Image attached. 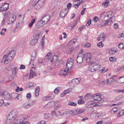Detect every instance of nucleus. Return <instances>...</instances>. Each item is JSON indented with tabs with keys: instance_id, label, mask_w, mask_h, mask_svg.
I'll return each mask as SVG.
<instances>
[{
	"instance_id": "2eb2a0df",
	"label": "nucleus",
	"mask_w": 124,
	"mask_h": 124,
	"mask_svg": "<svg viewBox=\"0 0 124 124\" xmlns=\"http://www.w3.org/2000/svg\"><path fill=\"white\" fill-rule=\"evenodd\" d=\"M33 69L34 70V67H32L31 70H30V73L29 74V78L31 79L35 76H36V74L34 71L33 70Z\"/></svg>"
},
{
	"instance_id": "9b49d317",
	"label": "nucleus",
	"mask_w": 124,
	"mask_h": 124,
	"mask_svg": "<svg viewBox=\"0 0 124 124\" xmlns=\"http://www.w3.org/2000/svg\"><path fill=\"white\" fill-rule=\"evenodd\" d=\"M28 117V116L26 114L22 115L19 116V118L17 119V120H19V121L21 122L26 120Z\"/></svg>"
},
{
	"instance_id": "4be33fe9",
	"label": "nucleus",
	"mask_w": 124,
	"mask_h": 124,
	"mask_svg": "<svg viewBox=\"0 0 124 124\" xmlns=\"http://www.w3.org/2000/svg\"><path fill=\"white\" fill-rule=\"evenodd\" d=\"M92 97L93 99L96 101L98 100L99 98H100V96L99 94L97 95V94H93Z\"/></svg>"
},
{
	"instance_id": "a878e982",
	"label": "nucleus",
	"mask_w": 124,
	"mask_h": 124,
	"mask_svg": "<svg viewBox=\"0 0 124 124\" xmlns=\"http://www.w3.org/2000/svg\"><path fill=\"white\" fill-rule=\"evenodd\" d=\"M91 95L92 94L90 93H87L85 95L84 97L86 99L88 100L91 98Z\"/></svg>"
},
{
	"instance_id": "774afa93",
	"label": "nucleus",
	"mask_w": 124,
	"mask_h": 124,
	"mask_svg": "<svg viewBox=\"0 0 124 124\" xmlns=\"http://www.w3.org/2000/svg\"><path fill=\"white\" fill-rule=\"evenodd\" d=\"M85 26V25H83V26L81 27H79L78 29V30L80 31Z\"/></svg>"
},
{
	"instance_id": "a19ab883",
	"label": "nucleus",
	"mask_w": 124,
	"mask_h": 124,
	"mask_svg": "<svg viewBox=\"0 0 124 124\" xmlns=\"http://www.w3.org/2000/svg\"><path fill=\"white\" fill-rule=\"evenodd\" d=\"M26 97L28 100H30L31 97V95L30 93H28L26 95Z\"/></svg>"
},
{
	"instance_id": "dca6fc26",
	"label": "nucleus",
	"mask_w": 124,
	"mask_h": 124,
	"mask_svg": "<svg viewBox=\"0 0 124 124\" xmlns=\"http://www.w3.org/2000/svg\"><path fill=\"white\" fill-rule=\"evenodd\" d=\"M9 4L7 3H5L3 4V5L0 7V8H3V10L6 11L8 9L9 7Z\"/></svg>"
},
{
	"instance_id": "13d9d810",
	"label": "nucleus",
	"mask_w": 124,
	"mask_h": 124,
	"mask_svg": "<svg viewBox=\"0 0 124 124\" xmlns=\"http://www.w3.org/2000/svg\"><path fill=\"white\" fill-rule=\"evenodd\" d=\"M117 110V109L116 107L113 108L112 110V111H113L115 113L116 112Z\"/></svg>"
},
{
	"instance_id": "39448f33",
	"label": "nucleus",
	"mask_w": 124,
	"mask_h": 124,
	"mask_svg": "<svg viewBox=\"0 0 124 124\" xmlns=\"http://www.w3.org/2000/svg\"><path fill=\"white\" fill-rule=\"evenodd\" d=\"M39 34L36 33L32 37L31 39L30 42L31 45H34L37 43L38 40L39 38Z\"/></svg>"
},
{
	"instance_id": "79ce46f5",
	"label": "nucleus",
	"mask_w": 124,
	"mask_h": 124,
	"mask_svg": "<svg viewBox=\"0 0 124 124\" xmlns=\"http://www.w3.org/2000/svg\"><path fill=\"white\" fill-rule=\"evenodd\" d=\"M118 47L119 48L121 49H123L124 48L123 44L122 43H120L119 44Z\"/></svg>"
},
{
	"instance_id": "f8f14e48",
	"label": "nucleus",
	"mask_w": 124,
	"mask_h": 124,
	"mask_svg": "<svg viewBox=\"0 0 124 124\" xmlns=\"http://www.w3.org/2000/svg\"><path fill=\"white\" fill-rule=\"evenodd\" d=\"M23 20H20L18 21L15 29V30L16 29H19L21 28L23 24Z\"/></svg>"
},
{
	"instance_id": "052dcab7",
	"label": "nucleus",
	"mask_w": 124,
	"mask_h": 124,
	"mask_svg": "<svg viewBox=\"0 0 124 124\" xmlns=\"http://www.w3.org/2000/svg\"><path fill=\"white\" fill-rule=\"evenodd\" d=\"M40 90V87L39 86H37L35 89V91L39 92Z\"/></svg>"
},
{
	"instance_id": "49530a36",
	"label": "nucleus",
	"mask_w": 124,
	"mask_h": 124,
	"mask_svg": "<svg viewBox=\"0 0 124 124\" xmlns=\"http://www.w3.org/2000/svg\"><path fill=\"white\" fill-rule=\"evenodd\" d=\"M115 16H113L112 17H110V19H111L110 22H113L115 21Z\"/></svg>"
},
{
	"instance_id": "338daca9",
	"label": "nucleus",
	"mask_w": 124,
	"mask_h": 124,
	"mask_svg": "<svg viewBox=\"0 0 124 124\" xmlns=\"http://www.w3.org/2000/svg\"><path fill=\"white\" fill-rule=\"evenodd\" d=\"M64 44H61L59 46V48H62L64 47Z\"/></svg>"
},
{
	"instance_id": "c85d7f7f",
	"label": "nucleus",
	"mask_w": 124,
	"mask_h": 124,
	"mask_svg": "<svg viewBox=\"0 0 124 124\" xmlns=\"http://www.w3.org/2000/svg\"><path fill=\"white\" fill-rule=\"evenodd\" d=\"M17 70L16 68H14L13 69L12 71V75L15 76L16 74V71Z\"/></svg>"
},
{
	"instance_id": "c03bdc74",
	"label": "nucleus",
	"mask_w": 124,
	"mask_h": 124,
	"mask_svg": "<svg viewBox=\"0 0 124 124\" xmlns=\"http://www.w3.org/2000/svg\"><path fill=\"white\" fill-rule=\"evenodd\" d=\"M113 26L114 28L116 29H117L118 28V24L117 23H115L114 24Z\"/></svg>"
},
{
	"instance_id": "5701e85b",
	"label": "nucleus",
	"mask_w": 124,
	"mask_h": 124,
	"mask_svg": "<svg viewBox=\"0 0 124 124\" xmlns=\"http://www.w3.org/2000/svg\"><path fill=\"white\" fill-rule=\"evenodd\" d=\"M77 39L75 38L71 40L69 42L68 45L69 46L72 45L73 44H74L77 42Z\"/></svg>"
},
{
	"instance_id": "6ab92c4d",
	"label": "nucleus",
	"mask_w": 124,
	"mask_h": 124,
	"mask_svg": "<svg viewBox=\"0 0 124 124\" xmlns=\"http://www.w3.org/2000/svg\"><path fill=\"white\" fill-rule=\"evenodd\" d=\"M81 54H80L79 56H80ZM83 57L79 56V54L76 59L77 62L79 64L81 63L83 61Z\"/></svg>"
},
{
	"instance_id": "c9c22d12",
	"label": "nucleus",
	"mask_w": 124,
	"mask_h": 124,
	"mask_svg": "<svg viewBox=\"0 0 124 124\" xmlns=\"http://www.w3.org/2000/svg\"><path fill=\"white\" fill-rule=\"evenodd\" d=\"M6 92L5 91L3 90H0V95L1 96H4V94Z\"/></svg>"
},
{
	"instance_id": "72a5a7b5",
	"label": "nucleus",
	"mask_w": 124,
	"mask_h": 124,
	"mask_svg": "<svg viewBox=\"0 0 124 124\" xmlns=\"http://www.w3.org/2000/svg\"><path fill=\"white\" fill-rule=\"evenodd\" d=\"M109 60L111 62H115L116 60V58L114 57H111L109 58Z\"/></svg>"
},
{
	"instance_id": "473e14b6",
	"label": "nucleus",
	"mask_w": 124,
	"mask_h": 124,
	"mask_svg": "<svg viewBox=\"0 0 124 124\" xmlns=\"http://www.w3.org/2000/svg\"><path fill=\"white\" fill-rule=\"evenodd\" d=\"M116 52V51L113 50L112 48L109 51V53L110 54H115Z\"/></svg>"
},
{
	"instance_id": "f03ea898",
	"label": "nucleus",
	"mask_w": 124,
	"mask_h": 124,
	"mask_svg": "<svg viewBox=\"0 0 124 124\" xmlns=\"http://www.w3.org/2000/svg\"><path fill=\"white\" fill-rule=\"evenodd\" d=\"M7 54H5L3 56L2 61H1V62H4L5 64H7L10 62L16 54L15 51L13 50L10 51L7 50Z\"/></svg>"
},
{
	"instance_id": "6e6552de",
	"label": "nucleus",
	"mask_w": 124,
	"mask_h": 124,
	"mask_svg": "<svg viewBox=\"0 0 124 124\" xmlns=\"http://www.w3.org/2000/svg\"><path fill=\"white\" fill-rule=\"evenodd\" d=\"M36 54V51H35L33 52L31 55V57L29 65H34V61L35 59Z\"/></svg>"
},
{
	"instance_id": "864d4df0",
	"label": "nucleus",
	"mask_w": 124,
	"mask_h": 124,
	"mask_svg": "<svg viewBox=\"0 0 124 124\" xmlns=\"http://www.w3.org/2000/svg\"><path fill=\"white\" fill-rule=\"evenodd\" d=\"M38 62L39 63H43V61L41 58H39V59Z\"/></svg>"
},
{
	"instance_id": "ea45409f",
	"label": "nucleus",
	"mask_w": 124,
	"mask_h": 124,
	"mask_svg": "<svg viewBox=\"0 0 124 124\" xmlns=\"http://www.w3.org/2000/svg\"><path fill=\"white\" fill-rule=\"evenodd\" d=\"M7 82V79L5 78H2L1 82L2 83H6Z\"/></svg>"
},
{
	"instance_id": "c756f323",
	"label": "nucleus",
	"mask_w": 124,
	"mask_h": 124,
	"mask_svg": "<svg viewBox=\"0 0 124 124\" xmlns=\"http://www.w3.org/2000/svg\"><path fill=\"white\" fill-rule=\"evenodd\" d=\"M10 13L9 11H6L5 14V15L4 16V17L5 18H6L7 17H8L10 14Z\"/></svg>"
},
{
	"instance_id": "7ed1b4c3",
	"label": "nucleus",
	"mask_w": 124,
	"mask_h": 124,
	"mask_svg": "<svg viewBox=\"0 0 124 124\" xmlns=\"http://www.w3.org/2000/svg\"><path fill=\"white\" fill-rule=\"evenodd\" d=\"M45 0H34L35 4L33 5L34 8L36 9L41 8L44 4V2Z\"/></svg>"
},
{
	"instance_id": "f257e3e1",
	"label": "nucleus",
	"mask_w": 124,
	"mask_h": 124,
	"mask_svg": "<svg viewBox=\"0 0 124 124\" xmlns=\"http://www.w3.org/2000/svg\"><path fill=\"white\" fill-rule=\"evenodd\" d=\"M18 111L16 108L13 109L12 110L8 116L6 122L7 124H16L17 122L15 121L16 116L18 115Z\"/></svg>"
},
{
	"instance_id": "69168bd1",
	"label": "nucleus",
	"mask_w": 124,
	"mask_h": 124,
	"mask_svg": "<svg viewBox=\"0 0 124 124\" xmlns=\"http://www.w3.org/2000/svg\"><path fill=\"white\" fill-rule=\"evenodd\" d=\"M70 90V89H68L66 90H65V91H64V92H65V93H66V94H67V93H69L70 92V91H69V90Z\"/></svg>"
},
{
	"instance_id": "0eeeda50",
	"label": "nucleus",
	"mask_w": 124,
	"mask_h": 124,
	"mask_svg": "<svg viewBox=\"0 0 124 124\" xmlns=\"http://www.w3.org/2000/svg\"><path fill=\"white\" fill-rule=\"evenodd\" d=\"M74 64L73 60L71 58H70L67 60L66 63V68L71 69Z\"/></svg>"
},
{
	"instance_id": "3c124183",
	"label": "nucleus",
	"mask_w": 124,
	"mask_h": 124,
	"mask_svg": "<svg viewBox=\"0 0 124 124\" xmlns=\"http://www.w3.org/2000/svg\"><path fill=\"white\" fill-rule=\"evenodd\" d=\"M49 115L45 113L44 115V117L45 119H47L49 117Z\"/></svg>"
},
{
	"instance_id": "6e6d98bb",
	"label": "nucleus",
	"mask_w": 124,
	"mask_h": 124,
	"mask_svg": "<svg viewBox=\"0 0 124 124\" xmlns=\"http://www.w3.org/2000/svg\"><path fill=\"white\" fill-rule=\"evenodd\" d=\"M91 20H89L86 23V25L87 26H89L91 23Z\"/></svg>"
},
{
	"instance_id": "20e7f679",
	"label": "nucleus",
	"mask_w": 124,
	"mask_h": 124,
	"mask_svg": "<svg viewBox=\"0 0 124 124\" xmlns=\"http://www.w3.org/2000/svg\"><path fill=\"white\" fill-rule=\"evenodd\" d=\"M83 50H82L79 53V55L80 54H81L82 56H83V57L84 58L86 59V61L87 62H89L90 60L91 57V55L90 53H85L84 54L83 53Z\"/></svg>"
},
{
	"instance_id": "e2e57ef3",
	"label": "nucleus",
	"mask_w": 124,
	"mask_h": 124,
	"mask_svg": "<svg viewBox=\"0 0 124 124\" xmlns=\"http://www.w3.org/2000/svg\"><path fill=\"white\" fill-rule=\"evenodd\" d=\"M78 20H77L75 21L73 23V24H74V25H75V26L78 23Z\"/></svg>"
},
{
	"instance_id": "8fccbe9b",
	"label": "nucleus",
	"mask_w": 124,
	"mask_h": 124,
	"mask_svg": "<svg viewBox=\"0 0 124 124\" xmlns=\"http://www.w3.org/2000/svg\"><path fill=\"white\" fill-rule=\"evenodd\" d=\"M61 107V106L60 105H58L56 106L54 108L55 110L58 109L60 108Z\"/></svg>"
},
{
	"instance_id": "393cba45",
	"label": "nucleus",
	"mask_w": 124,
	"mask_h": 124,
	"mask_svg": "<svg viewBox=\"0 0 124 124\" xmlns=\"http://www.w3.org/2000/svg\"><path fill=\"white\" fill-rule=\"evenodd\" d=\"M118 78V82L120 83H122L124 82V77H120Z\"/></svg>"
},
{
	"instance_id": "4468645a",
	"label": "nucleus",
	"mask_w": 124,
	"mask_h": 124,
	"mask_svg": "<svg viewBox=\"0 0 124 124\" xmlns=\"http://www.w3.org/2000/svg\"><path fill=\"white\" fill-rule=\"evenodd\" d=\"M50 18L49 15H46L44 16L42 19V20L44 22L45 24L47 23L49 21Z\"/></svg>"
},
{
	"instance_id": "f3484780",
	"label": "nucleus",
	"mask_w": 124,
	"mask_h": 124,
	"mask_svg": "<svg viewBox=\"0 0 124 124\" xmlns=\"http://www.w3.org/2000/svg\"><path fill=\"white\" fill-rule=\"evenodd\" d=\"M4 98L5 99L10 100L11 99L12 97L8 92H6L4 94Z\"/></svg>"
},
{
	"instance_id": "2f4dec72",
	"label": "nucleus",
	"mask_w": 124,
	"mask_h": 124,
	"mask_svg": "<svg viewBox=\"0 0 124 124\" xmlns=\"http://www.w3.org/2000/svg\"><path fill=\"white\" fill-rule=\"evenodd\" d=\"M68 105H69L75 106L77 105V104L76 103L72 101H70L68 103Z\"/></svg>"
},
{
	"instance_id": "e433bc0d",
	"label": "nucleus",
	"mask_w": 124,
	"mask_h": 124,
	"mask_svg": "<svg viewBox=\"0 0 124 124\" xmlns=\"http://www.w3.org/2000/svg\"><path fill=\"white\" fill-rule=\"evenodd\" d=\"M36 102V101L34 100L32 101V102H31L29 104H30L31 107L33 106Z\"/></svg>"
},
{
	"instance_id": "bb28decb",
	"label": "nucleus",
	"mask_w": 124,
	"mask_h": 124,
	"mask_svg": "<svg viewBox=\"0 0 124 124\" xmlns=\"http://www.w3.org/2000/svg\"><path fill=\"white\" fill-rule=\"evenodd\" d=\"M75 26L74 24H69L67 26V28L69 29H72Z\"/></svg>"
},
{
	"instance_id": "aec40b11",
	"label": "nucleus",
	"mask_w": 124,
	"mask_h": 124,
	"mask_svg": "<svg viewBox=\"0 0 124 124\" xmlns=\"http://www.w3.org/2000/svg\"><path fill=\"white\" fill-rule=\"evenodd\" d=\"M45 24V23L41 19L40 21L38 22L37 25V26L38 27H41Z\"/></svg>"
},
{
	"instance_id": "0e129e2a",
	"label": "nucleus",
	"mask_w": 124,
	"mask_h": 124,
	"mask_svg": "<svg viewBox=\"0 0 124 124\" xmlns=\"http://www.w3.org/2000/svg\"><path fill=\"white\" fill-rule=\"evenodd\" d=\"M39 92L38 91H36L35 92V96L36 97H37L38 96L39 94Z\"/></svg>"
},
{
	"instance_id": "ddd939ff",
	"label": "nucleus",
	"mask_w": 124,
	"mask_h": 124,
	"mask_svg": "<svg viewBox=\"0 0 124 124\" xmlns=\"http://www.w3.org/2000/svg\"><path fill=\"white\" fill-rule=\"evenodd\" d=\"M66 68L65 69H63L61 70V72H62L63 73L62 75L65 76L67 75L68 74L69 75L70 74V73L69 71V70H70L71 69H69L68 68Z\"/></svg>"
},
{
	"instance_id": "37998d69",
	"label": "nucleus",
	"mask_w": 124,
	"mask_h": 124,
	"mask_svg": "<svg viewBox=\"0 0 124 124\" xmlns=\"http://www.w3.org/2000/svg\"><path fill=\"white\" fill-rule=\"evenodd\" d=\"M12 67L10 65H8L6 68L7 70L8 71L12 69Z\"/></svg>"
},
{
	"instance_id": "09e8293b",
	"label": "nucleus",
	"mask_w": 124,
	"mask_h": 124,
	"mask_svg": "<svg viewBox=\"0 0 124 124\" xmlns=\"http://www.w3.org/2000/svg\"><path fill=\"white\" fill-rule=\"evenodd\" d=\"M93 20V21H94V22H96L98 20V17L97 16H95L94 17Z\"/></svg>"
},
{
	"instance_id": "1a4fd4ad",
	"label": "nucleus",
	"mask_w": 124,
	"mask_h": 124,
	"mask_svg": "<svg viewBox=\"0 0 124 124\" xmlns=\"http://www.w3.org/2000/svg\"><path fill=\"white\" fill-rule=\"evenodd\" d=\"M69 10L66 8H63L61 11L60 14V16L61 18L65 17L67 14Z\"/></svg>"
},
{
	"instance_id": "a18cd8bd",
	"label": "nucleus",
	"mask_w": 124,
	"mask_h": 124,
	"mask_svg": "<svg viewBox=\"0 0 124 124\" xmlns=\"http://www.w3.org/2000/svg\"><path fill=\"white\" fill-rule=\"evenodd\" d=\"M4 103V100L2 99H0V106H1Z\"/></svg>"
},
{
	"instance_id": "423d86ee",
	"label": "nucleus",
	"mask_w": 124,
	"mask_h": 124,
	"mask_svg": "<svg viewBox=\"0 0 124 124\" xmlns=\"http://www.w3.org/2000/svg\"><path fill=\"white\" fill-rule=\"evenodd\" d=\"M89 66L88 67V70L91 72H94L98 70L97 66V65L95 63H91L89 64Z\"/></svg>"
},
{
	"instance_id": "b1692460",
	"label": "nucleus",
	"mask_w": 124,
	"mask_h": 124,
	"mask_svg": "<svg viewBox=\"0 0 124 124\" xmlns=\"http://www.w3.org/2000/svg\"><path fill=\"white\" fill-rule=\"evenodd\" d=\"M77 114H79L84 112L85 111V110L83 109H79L76 110Z\"/></svg>"
},
{
	"instance_id": "a211bd4d",
	"label": "nucleus",
	"mask_w": 124,
	"mask_h": 124,
	"mask_svg": "<svg viewBox=\"0 0 124 124\" xmlns=\"http://www.w3.org/2000/svg\"><path fill=\"white\" fill-rule=\"evenodd\" d=\"M52 56L51 53L49 52L46 55V56L45 58V59L47 61H51L52 58H51Z\"/></svg>"
},
{
	"instance_id": "bf43d9fd",
	"label": "nucleus",
	"mask_w": 124,
	"mask_h": 124,
	"mask_svg": "<svg viewBox=\"0 0 124 124\" xmlns=\"http://www.w3.org/2000/svg\"><path fill=\"white\" fill-rule=\"evenodd\" d=\"M71 3H68L67 5V7L68 9L71 6Z\"/></svg>"
},
{
	"instance_id": "680f3d73",
	"label": "nucleus",
	"mask_w": 124,
	"mask_h": 124,
	"mask_svg": "<svg viewBox=\"0 0 124 124\" xmlns=\"http://www.w3.org/2000/svg\"><path fill=\"white\" fill-rule=\"evenodd\" d=\"M65 112L64 113L63 112L61 114H58V115L59 116H60V117L64 116L65 115Z\"/></svg>"
},
{
	"instance_id": "cd10ccee",
	"label": "nucleus",
	"mask_w": 124,
	"mask_h": 124,
	"mask_svg": "<svg viewBox=\"0 0 124 124\" xmlns=\"http://www.w3.org/2000/svg\"><path fill=\"white\" fill-rule=\"evenodd\" d=\"M81 80V78H76L73 79V81L75 82V84H78Z\"/></svg>"
},
{
	"instance_id": "4d7b16f0",
	"label": "nucleus",
	"mask_w": 124,
	"mask_h": 124,
	"mask_svg": "<svg viewBox=\"0 0 124 124\" xmlns=\"http://www.w3.org/2000/svg\"><path fill=\"white\" fill-rule=\"evenodd\" d=\"M25 68V66L23 64H22L21 65V66H20L19 69H24Z\"/></svg>"
},
{
	"instance_id": "603ef678",
	"label": "nucleus",
	"mask_w": 124,
	"mask_h": 124,
	"mask_svg": "<svg viewBox=\"0 0 124 124\" xmlns=\"http://www.w3.org/2000/svg\"><path fill=\"white\" fill-rule=\"evenodd\" d=\"M99 36H101V38L102 39H103L104 38L105 35H104V33L103 32L101 33Z\"/></svg>"
},
{
	"instance_id": "4c0bfd02",
	"label": "nucleus",
	"mask_w": 124,
	"mask_h": 124,
	"mask_svg": "<svg viewBox=\"0 0 124 124\" xmlns=\"http://www.w3.org/2000/svg\"><path fill=\"white\" fill-rule=\"evenodd\" d=\"M30 123L28 121H22L20 122L19 124H30Z\"/></svg>"
},
{
	"instance_id": "58836bf2",
	"label": "nucleus",
	"mask_w": 124,
	"mask_h": 124,
	"mask_svg": "<svg viewBox=\"0 0 124 124\" xmlns=\"http://www.w3.org/2000/svg\"><path fill=\"white\" fill-rule=\"evenodd\" d=\"M59 92V89L57 88H56L54 91V93L56 94H58Z\"/></svg>"
},
{
	"instance_id": "412c9836",
	"label": "nucleus",
	"mask_w": 124,
	"mask_h": 124,
	"mask_svg": "<svg viewBox=\"0 0 124 124\" xmlns=\"http://www.w3.org/2000/svg\"><path fill=\"white\" fill-rule=\"evenodd\" d=\"M23 107L24 109H27L30 108L31 106L29 103L26 102L23 104Z\"/></svg>"
},
{
	"instance_id": "de8ad7c7",
	"label": "nucleus",
	"mask_w": 124,
	"mask_h": 124,
	"mask_svg": "<svg viewBox=\"0 0 124 124\" xmlns=\"http://www.w3.org/2000/svg\"><path fill=\"white\" fill-rule=\"evenodd\" d=\"M6 18H5L4 17L1 23V24L2 25H4L5 24L6 21L5 19Z\"/></svg>"
},
{
	"instance_id": "f704fd0d",
	"label": "nucleus",
	"mask_w": 124,
	"mask_h": 124,
	"mask_svg": "<svg viewBox=\"0 0 124 124\" xmlns=\"http://www.w3.org/2000/svg\"><path fill=\"white\" fill-rule=\"evenodd\" d=\"M102 42L101 41L100 43H98L97 44L98 46L99 47L101 48L103 47L104 45L102 44Z\"/></svg>"
},
{
	"instance_id": "5fc2aeb1",
	"label": "nucleus",
	"mask_w": 124,
	"mask_h": 124,
	"mask_svg": "<svg viewBox=\"0 0 124 124\" xmlns=\"http://www.w3.org/2000/svg\"><path fill=\"white\" fill-rule=\"evenodd\" d=\"M124 36V34L122 33L121 34H119L117 37V38H120Z\"/></svg>"
},
{
	"instance_id": "9d476101",
	"label": "nucleus",
	"mask_w": 124,
	"mask_h": 124,
	"mask_svg": "<svg viewBox=\"0 0 124 124\" xmlns=\"http://www.w3.org/2000/svg\"><path fill=\"white\" fill-rule=\"evenodd\" d=\"M59 61L58 57L54 55L53 56L51 61V62L54 63L55 66H57L59 64L58 62Z\"/></svg>"
},
{
	"instance_id": "7c9ffc66",
	"label": "nucleus",
	"mask_w": 124,
	"mask_h": 124,
	"mask_svg": "<svg viewBox=\"0 0 124 124\" xmlns=\"http://www.w3.org/2000/svg\"><path fill=\"white\" fill-rule=\"evenodd\" d=\"M85 102V101L81 99H80L78 101V104H84Z\"/></svg>"
}]
</instances>
